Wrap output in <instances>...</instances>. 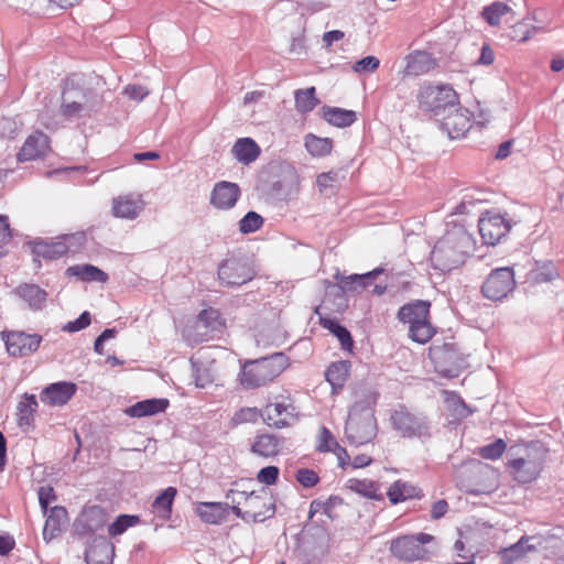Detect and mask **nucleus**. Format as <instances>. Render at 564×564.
I'll return each mask as SVG.
<instances>
[{
    "label": "nucleus",
    "instance_id": "obj_60",
    "mask_svg": "<svg viewBox=\"0 0 564 564\" xmlns=\"http://www.w3.org/2000/svg\"><path fill=\"white\" fill-rule=\"evenodd\" d=\"M115 329H105L95 340V351L99 355L104 354V341L115 336Z\"/></svg>",
    "mask_w": 564,
    "mask_h": 564
},
{
    "label": "nucleus",
    "instance_id": "obj_3",
    "mask_svg": "<svg viewBox=\"0 0 564 564\" xmlns=\"http://www.w3.org/2000/svg\"><path fill=\"white\" fill-rule=\"evenodd\" d=\"M290 366L283 352L246 361L240 373V383L246 389H257L272 382Z\"/></svg>",
    "mask_w": 564,
    "mask_h": 564
},
{
    "label": "nucleus",
    "instance_id": "obj_44",
    "mask_svg": "<svg viewBox=\"0 0 564 564\" xmlns=\"http://www.w3.org/2000/svg\"><path fill=\"white\" fill-rule=\"evenodd\" d=\"M510 10L511 8L507 3L496 1L485 7L481 14L490 25L496 26L500 24V19L510 12Z\"/></svg>",
    "mask_w": 564,
    "mask_h": 564
},
{
    "label": "nucleus",
    "instance_id": "obj_49",
    "mask_svg": "<svg viewBox=\"0 0 564 564\" xmlns=\"http://www.w3.org/2000/svg\"><path fill=\"white\" fill-rule=\"evenodd\" d=\"M338 501H340V499L335 496L329 497L325 501L318 499L313 500L310 505L308 517L312 519L314 514L318 512L325 513L326 516L330 517V512Z\"/></svg>",
    "mask_w": 564,
    "mask_h": 564
},
{
    "label": "nucleus",
    "instance_id": "obj_29",
    "mask_svg": "<svg viewBox=\"0 0 564 564\" xmlns=\"http://www.w3.org/2000/svg\"><path fill=\"white\" fill-rule=\"evenodd\" d=\"M170 402L167 399H148L126 409L124 413L130 417H143L164 412Z\"/></svg>",
    "mask_w": 564,
    "mask_h": 564
},
{
    "label": "nucleus",
    "instance_id": "obj_50",
    "mask_svg": "<svg viewBox=\"0 0 564 564\" xmlns=\"http://www.w3.org/2000/svg\"><path fill=\"white\" fill-rule=\"evenodd\" d=\"M295 478L305 488H312L319 481L318 474L310 468H300L295 474Z\"/></svg>",
    "mask_w": 564,
    "mask_h": 564
},
{
    "label": "nucleus",
    "instance_id": "obj_43",
    "mask_svg": "<svg viewBox=\"0 0 564 564\" xmlns=\"http://www.w3.org/2000/svg\"><path fill=\"white\" fill-rule=\"evenodd\" d=\"M294 98L295 107L300 112L312 111L319 102L315 96V87L299 89Z\"/></svg>",
    "mask_w": 564,
    "mask_h": 564
},
{
    "label": "nucleus",
    "instance_id": "obj_34",
    "mask_svg": "<svg viewBox=\"0 0 564 564\" xmlns=\"http://www.w3.org/2000/svg\"><path fill=\"white\" fill-rule=\"evenodd\" d=\"M177 495L175 487L164 489L152 502V512L161 520H169L172 516L174 499Z\"/></svg>",
    "mask_w": 564,
    "mask_h": 564
},
{
    "label": "nucleus",
    "instance_id": "obj_25",
    "mask_svg": "<svg viewBox=\"0 0 564 564\" xmlns=\"http://www.w3.org/2000/svg\"><path fill=\"white\" fill-rule=\"evenodd\" d=\"M115 546L106 539H96L86 550V564H113Z\"/></svg>",
    "mask_w": 564,
    "mask_h": 564
},
{
    "label": "nucleus",
    "instance_id": "obj_64",
    "mask_svg": "<svg viewBox=\"0 0 564 564\" xmlns=\"http://www.w3.org/2000/svg\"><path fill=\"white\" fill-rule=\"evenodd\" d=\"M336 176L337 175L334 172L322 173L317 176V185L319 186L321 189L326 188L336 181Z\"/></svg>",
    "mask_w": 564,
    "mask_h": 564
},
{
    "label": "nucleus",
    "instance_id": "obj_1",
    "mask_svg": "<svg viewBox=\"0 0 564 564\" xmlns=\"http://www.w3.org/2000/svg\"><path fill=\"white\" fill-rule=\"evenodd\" d=\"M547 449L538 442H519L507 452L505 469L512 481L529 485L536 481L546 464Z\"/></svg>",
    "mask_w": 564,
    "mask_h": 564
},
{
    "label": "nucleus",
    "instance_id": "obj_56",
    "mask_svg": "<svg viewBox=\"0 0 564 564\" xmlns=\"http://www.w3.org/2000/svg\"><path fill=\"white\" fill-rule=\"evenodd\" d=\"M528 542V538H521L516 544L505 550L506 556L510 560H516L522 556L525 553L524 543Z\"/></svg>",
    "mask_w": 564,
    "mask_h": 564
},
{
    "label": "nucleus",
    "instance_id": "obj_31",
    "mask_svg": "<svg viewBox=\"0 0 564 564\" xmlns=\"http://www.w3.org/2000/svg\"><path fill=\"white\" fill-rule=\"evenodd\" d=\"M387 497L391 505H398L409 499H420L422 490L408 481L398 479L388 488Z\"/></svg>",
    "mask_w": 564,
    "mask_h": 564
},
{
    "label": "nucleus",
    "instance_id": "obj_22",
    "mask_svg": "<svg viewBox=\"0 0 564 564\" xmlns=\"http://www.w3.org/2000/svg\"><path fill=\"white\" fill-rule=\"evenodd\" d=\"M241 192L236 183L221 181L215 184L212 195L210 204L217 209H230L240 198Z\"/></svg>",
    "mask_w": 564,
    "mask_h": 564
},
{
    "label": "nucleus",
    "instance_id": "obj_17",
    "mask_svg": "<svg viewBox=\"0 0 564 564\" xmlns=\"http://www.w3.org/2000/svg\"><path fill=\"white\" fill-rule=\"evenodd\" d=\"M455 238L447 236L436 242L432 252L431 260L434 265L443 271H449L459 262L460 252L455 248Z\"/></svg>",
    "mask_w": 564,
    "mask_h": 564
},
{
    "label": "nucleus",
    "instance_id": "obj_63",
    "mask_svg": "<svg viewBox=\"0 0 564 564\" xmlns=\"http://www.w3.org/2000/svg\"><path fill=\"white\" fill-rule=\"evenodd\" d=\"M15 546V541L9 535L0 534V555H8Z\"/></svg>",
    "mask_w": 564,
    "mask_h": 564
},
{
    "label": "nucleus",
    "instance_id": "obj_58",
    "mask_svg": "<svg viewBox=\"0 0 564 564\" xmlns=\"http://www.w3.org/2000/svg\"><path fill=\"white\" fill-rule=\"evenodd\" d=\"M448 511V503L446 500L441 499L435 501L431 507V518L433 520H438L443 518Z\"/></svg>",
    "mask_w": 564,
    "mask_h": 564
},
{
    "label": "nucleus",
    "instance_id": "obj_41",
    "mask_svg": "<svg viewBox=\"0 0 564 564\" xmlns=\"http://www.w3.org/2000/svg\"><path fill=\"white\" fill-rule=\"evenodd\" d=\"M67 273L86 281L106 282L108 280L106 272L91 264L70 267L67 269Z\"/></svg>",
    "mask_w": 564,
    "mask_h": 564
},
{
    "label": "nucleus",
    "instance_id": "obj_53",
    "mask_svg": "<svg viewBox=\"0 0 564 564\" xmlns=\"http://www.w3.org/2000/svg\"><path fill=\"white\" fill-rule=\"evenodd\" d=\"M90 322V314L88 312H83L77 319L68 322L66 325H64L63 330L67 333H76L88 327Z\"/></svg>",
    "mask_w": 564,
    "mask_h": 564
},
{
    "label": "nucleus",
    "instance_id": "obj_13",
    "mask_svg": "<svg viewBox=\"0 0 564 564\" xmlns=\"http://www.w3.org/2000/svg\"><path fill=\"white\" fill-rule=\"evenodd\" d=\"M516 286L514 273L510 268L494 270L485 280L481 292L491 301L505 299Z\"/></svg>",
    "mask_w": 564,
    "mask_h": 564
},
{
    "label": "nucleus",
    "instance_id": "obj_52",
    "mask_svg": "<svg viewBox=\"0 0 564 564\" xmlns=\"http://www.w3.org/2000/svg\"><path fill=\"white\" fill-rule=\"evenodd\" d=\"M380 65V61L378 57L376 56H366L359 61H357L354 65H352V70L356 72V73H373L378 69Z\"/></svg>",
    "mask_w": 564,
    "mask_h": 564
},
{
    "label": "nucleus",
    "instance_id": "obj_42",
    "mask_svg": "<svg viewBox=\"0 0 564 564\" xmlns=\"http://www.w3.org/2000/svg\"><path fill=\"white\" fill-rule=\"evenodd\" d=\"M262 417V411L257 406H243L238 409L230 419V426L237 427L242 424H254Z\"/></svg>",
    "mask_w": 564,
    "mask_h": 564
},
{
    "label": "nucleus",
    "instance_id": "obj_39",
    "mask_svg": "<svg viewBox=\"0 0 564 564\" xmlns=\"http://www.w3.org/2000/svg\"><path fill=\"white\" fill-rule=\"evenodd\" d=\"M197 321L212 332H220L226 327L221 313L214 307L200 311L197 315Z\"/></svg>",
    "mask_w": 564,
    "mask_h": 564
},
{
    "label": "nucleus",
    "instance_id": "obj_21",
    "mask_svg": "<svg viewBox=\"0 0 564 564\" xmlns=\"http://www.w3.org/2000/svg\"><path fill=\"white\" fill-rule=\"evenodd\" d=\"M144 208L140 194H123L112 199V215L117 218L134 219Z\"/></svg>",
    "mask_w": 564,
    "mask_h": 564
},
{
    "label": "nucleus",
    "instance_id": "obj_10",
    "mask_svg": "<svg viewBox=\"0 0 564 564\" xmlns=\"http://www.w3.org/2000/svg\"><path fill=\"white\" fill-rule=\"evenodd\" d=\"M391 423L393 429L403 437L424 438L431 435L430 426L425 417L416 416L404 406H400L393 411L391 414Z\"/></svg>",
    "mask_w": 564,
    "mask_h": 564
},
{
    "label": "nucleus",
    "instance_id": "obj_9",
    "mask_svg": "<svg viewBox=\"0 0 564 564\" xmlns=\"http://www.w3.org/2000/svg\"><path fill=\"white\" fill-rule=\"evenodd\" d=\"M256 275L253 268L243 259L229 258L218 267V280L227 288L241 286Z\"/></svg>",
    "mask_w": 564,
    "mask_h": 564
},
{
    "label": "nucleus",
    "instance_id": "obj_26",
    "mask_svg": "<svg viewBox=\"0 0 564 564\" xmlns=\"http://www.w3.org/2000/svg\"><path fill=\"white\" fill-rule=\"evenodd\" d=\"M67 521L68 513L65 507L55 506L51 508L44 523L43 539L46 542H51L53 539L57 538L62 533Z\"/></svg>",
    "mask_w": 564,
    "mask_h": 564
},
{
    "label": "nucleus",
    "instance_id": "obj_47",
    "mask_svg": "<svg viewBox=\"0 0 564 564\" xmlns=\"http://www.w3.org/2000/svg\"><path fill=\"white\" fill-rule=\"evenodd\" d=\"M264 219L256 212H248L239 221L240 232L247 235L259 230L263 226Z\"/></svg>",
    "mask_w": 564,
    "mask_h": 564
},
{
    "label": "nucleus",
    "instance_id": "obj_54",
    "mask_svg": "<svg viewBox=\"0 0 564 564\" xmlns=\"http://www.w3.org/2000/svg\"><path fill=\"white\" fill-rule=\"evenodd\" d=\"M12 237V229L8 216L0 214V248L8 246Z\"/></svg>",
    "mask_w": 564,
    "mask_h": 564
},
{
    "label": "nucleus",
    "instance_id": "obj_24",
    "mask_svg": "<svg viewBox=\"0 0 564 564\" xmlns=\"http://www.w3.org/2000/svg\"><path fill=\"white\" fill-rule=\"evenodd\" d=\"M39 403L34 394L24 393L17 406V423L20 429L29 432L34 429Z\"/></svg>",
    "mask_w": 564,
    "mask_h": 564
},
{
    "label": "nucleus",
    "instance_id": "obj_4",
    "mask_svg": "<svg viewBox=\"0 0 564 564\" xmlns=\"http://www.w3.org/2000/svg\"><path fill=\"white\" fill-rule=\"evenodd\" d=\"M430 308L429 301L416 300L402 305L398 311V319L409 325V337L415 343L426 344L436 333L431 323Z\"/></svg>",
    "mask_w": 564,
    "mask_h": 564
},
{
    "label": "nucleus",
    "instance_id": "obj_38",
    "mask_svg": "<svg viewBox=\"0 0 564 564\" xmlns=\"http://www.w3.org/2000/svg\"><path fill=\"white\" fill-rule=\"evenodd\" d=\"M321 325L325 329H328L332 334H334L338 338L343 349L351 351L354 341H352L350 333L348 332V329L346 327L338 324L335 319L327 318V317L321 318Z\"/></svg>",
    "mask_w": 564,
    "mask_h": 564
},
{
    "label": "nucleus",
    "instance_id": "obj_62",
    "mask_svg": "<svg viewBox=\"0 0 564 564\" xmlns=\"http://www.w3.org/2000/svg\"><path fill=\"white\" fill-rule=\"evenodd\" d=\"M83 109V105L76 101L66 102L64 101L62 104V112L65 116H76L78 115Z\"/></svg>",
    "mask_w": 564,
    "mask_h": 564
},
{
    "label": "nucleus",
    "instance_id": "obj_18",
    "mask_svg": "<svg viewBox=\"0 0 564 564\" xmlns=\"http://www.w3.org/2000/svg\"><path fill=\"white\" fill-rule=\"evenodd\" d=\"M438 62L432 53L414 51L406 55L402 77H420L437 68Z\"/></svg>",
    "mask_w": 564,
    "mask_h": 564
},
{
    "label": "nucleus",
    "instance_id": "obj_8",
    "mask_svg": "<svg viewBox=\"0 0 564 564\" xmlns=\"http://www.w3.org/2000/svg\"><path fill=\"white\" fill-rule=\"evenodd\" d=\"M296 417V408L290 394L278 395L262 410V419L268 426L283 429Z\"/></svg>",
    "mask_w": 564,
    "mask_h": 564
},
{
    "label": "nucleus",
    "instance_id": "obj_33",
    "mask_svg": "<svg viewBox=\"0 0 564 564\" xmlns=\"http://www.w3.org/2000/svg\"><path fill=\"white\" fill-rule=\"evenodd\" d=\"M196 513L205 523L219 524L227 517V503L199 502L196 507Z\"/></svg>",
    "mask_w": 564,
    "mask_h": 564
},
{
    "label": "nucleus",
    "instance_id": "obj_20",
    "mask_svg": "<svg viewBox=\"0 0 564 564\" xmlns=\"http://www.w3.org/2000/svg\"><path fill=\"white\" fill-rule=\"evenodd\" d=\"M77 386L73 382L59 381L45 387L41 394V401L50 406L65 405L76 393Z\"/></svg>",
    "mask_w": 564,
    "mask_h": 564
},
{
    "label": "nucleus",
    "instance_id": "obj_59",
    "mask_svg": "<svg viewBox=\"0 0 564 564\" xmlns=\"http://www.w3.org/2000/svg\"><path fill=\"white\" fill-rule=\"evenodd\" d=\"M123 93L130 99L139 100V101L142 100L148 95V90L144 87L138 86V85H128L124 88Z\"/></svg>",
    "mask_w": 564,
    "mask_h": 564
},
{
    "label": "nucleus",
    "instance_id": "obj_55",
    "mask_svg": "<svg viewBox=\"0 0 564 564\" xmlns=\"http://www.w3.org/2000/svg\"><path fill=\"white\" fill-rule=\"evenodd\" d=\"M56 500V495L54 492L53 487L51 486H42L39 489V502L41 508L43 509V512H47V508L50 502Z\"/></svg>",
    "mask_w": 564,
    "mask_h": 564
},
{
    "label": "nucleus",
    "instance_id": "obj_15",
    "mask_svg": "<svg viewBox=\"0 0 564 564\" xmlns=\"http://www.w3.org/2000/svg\"><path fill=\"white\" fill-rule=\"evenodd\" d=\"M479 234L486 245L495 246L510 230V224L505 216L486 212L478 221Z\"/></svg>",
    "mask_w": 564,
    "mask_h": 564
},
{
    "label": "nucleus",
    "instance_id": "obj_6",
    "mask_svg": "<svg viewBox=\"0 0 564 564\" xmlns=\"http://www.w3.org/2000/svg\"><path fill=\"white\" fill-rule=\"evenodd\" d=\"M432 541H434V536L424 532L404 534L391 540L389 551L394 557L403 562L426 561L430 558V552L424 545Z\"/></svg>",
    "mask_w": 564,
    "mask_h": 564
},
{
    "label": "nucleus",
    "instance_id": "obj_46",
    "mask_svg": "<svg viewBox=\"0 0 564 564\" xmlns=\"http://www.w3.org/2000/svg\"><path fill=\"white\" fill-rule=\"evenodd\" d=\"M139 522L140 519L138 516L121 514L111 524H109L108 532L111 536H117Z\"/></svg>",
    "mask_w": 564,
    "mask_h": 564
},
{
    "label": "nucleus",
    "instance_id": "obj_36",
    "mask_svg": "<svg viewBox=\"0 0 564 564\" xmlns=\"http://www.w3.org/2000/svg\"><path fill=\"white\" fill-rule=\"evenodd\" d=\"M348 489L351 491L372 500H382L383 496L380 494L379 484L371 479H349L347 482Z\"/></svg>",
    "mask_w": 564,
    "mask_h": 564
},
{
    "label": "nucleus",
    "instance_id": "obj_27",
    "mask_svg": "<svg viewBox=\"0 0 564 564\" xmlns=\"http://www.w3.org/2000/svg\"><path fill=\"white\" fill-rule=\"evenodd\" d=\"M351 364L347 360L332 362L325 372L326 381L332 387V393H338L350 377Z\"/></svg>",
    "mask_w": 564,
    "mask_h": 564
},
{
    "label": "nucleus",
    "instance_id": "obj_23",
    "mask_svg": "<svg viewBox=\"0 0 564 564\" xmlns=\"http://www.w3.org/2000/svg\"><path fill=\"white\" fill-rule=\"evenodd\" d=\"M50 149V140L43 132L36 131L31 134L24 142L18 153L19 161L36 160L44 155Z\"/></svg>",
    "mask_w": 564,
    "mask_h": 564
},
{
    "label": "nucleus",
    "instance_id": "obj_28",
    "mask_svg": "<svg viewBox=\"0 0 564 564\" xmlns=\"http://www.w3.org/2000/svg\"><path fill=\"white\" fill-rule=\"evenodd\" d=\"M13 293L26 302L32 310H42L47 300L46 291L33 283H22L13 290Z\"/></svg>",
    "mask_w": 564,
    "mask_h": 564
},
{
    "label": "nucleus",
    "instance_id": "obj_48",
    "mask_svg": "<svg viewBox=\"0 0 564 564\" xmlns=\"http://www.w3.org/2000/svg\"><path fill=\"white\" fill-rule=\"evenodd\" d=\"M338 445L339 443L336 441L332 432L327 427L322 426L317 437L316 449L319 453H328L333 452L335 446Z\"/></svg>",
    "mask_w": 564,
    "mask_h": 564
},
{
    "label": "nucleus",
    "instance_id": "obj_19",
    "mask_svg": "<svg viewBox=\"0 0 564 564\" xmlns=\"http://www.w3.org/2000/svg\"><path fill=\"white\" fill-rule=\"evenodd\" d=\"M283 446V438L270 433L260 432L254 435L250 442V453L264 458H273L281 453Z\"/></svg>",
    "mask_w": 564,
    "mask_h": 564
},
{
    "label": "nucleus",
    "instance_id": "obj_35",
    "mask_svg": "<svg viewBox=\"0 0 564 564\" xmlns=\"http://www.w3.org/2000/svg\"><path fill=\"white\" fill-rule=\"evenodd\" d=\"M322 112L328 123L338 128L349 127L357 120L356 112L352 110L324 106Z\"/></svg>",
    "mask_w": 564,
    "mask_h": 564
},
{
    "label": "nucleus",
    "instance_id": "obj_51",
    "mask_svg": "<svg viewBox=\"0 0 564 564\" xmlns=\"http://www.w3.org/2000/svg\"><path fill=\"white\" fill-rule=\"evenodd\" d=\"M280 475V469L276 466H267L261 468L257 474V480L260 484L272 486L276 484Z\"/></svg>",
    "mask_w": 564,
    "mask_h": 564
},
{
    "label": "nucleus",
    "instance_id": "obj_2",
    "mask_svg": "<svg viewBox=\"0 0 564 564\" xmlns=\"http://www.w3.org/2000/svg\"><path fill=\"white\" fill-rule=\"evenodd\" d=\"M226 498L232 512L246 521L261 522L274 514L272 498L264 489L248 490L236 485L228 490Z\"/></svg>",
    "mask_w": 564,
    "mask_h": 564
},
{
    "label": "nucleus",
    "instance_id": "obj_57",
    "mask_svg": "<svg viewBox=\"0 0 564 564\" xmlns=\"http://www.w3.org/2000/svg\"><path fill=\"white\" fill-rule=\"evenodd\" d=\"M332 453L337 458L338 467H340L341 469H347L350 466V456L345 447H343L341 445L335 446Z\"/></svg>",
    "mask_w": 564,
    "mask_h": 564
},
{
    "label": "nucleus",
    "instance_id": "obj_5",
    "mask_svg": "<svg viewBox=\"0 0 564 564\" xmlns=\"http://www.w3.org/2000/svg\"><path fill=\"white\" fill-rule=\"evenodd\" d=\"M375 412L369 405L356 402L349 410L345 425L347 440L357 446L371 442L377 435Z\"/></svg>",
    "mask_w": 564,
    "mask_h": 564
},
{
    "label": "nucleus",
    "instance_id": "obj_14",
    "mask_svg": "<svg viewBox=\"0 0 564 564\" xmlns=\"http://www.w3.org/2000/svg\"><path fill=\"white\" fill-rule=\"evenodd\" d=\"M74 239L75 237L73 235H64L51 240L35 239L30 241L28 246L32 253L37 258L52 261L57 260L72 251V241Z\"/></svg>",
    "mask_w": 564,
    "mask_h": 564
},
{
    "label": "nucleus",
    "instance_id": "obj_12",
    "mask_svg": "<svg viewBox=\"0 0 564 564\" xmlns=\"http://www.w3.org/2000/svg\"><path fill=\"white\" fill-rule=\"evenodd\" d=\"M436 370L445 377L455 378L465 368L464 356L452 344H444L431 350Z\"/></svg>",
    "mask_w": 564,
    "mask_h": 564
},
{
    "label": "nucleus",
    "instance_id": "obj_30",
    "mask_svg": "<svg viewBox=\"0 0 564 564\" xmlns=\"http://www.w3.org/2000/svg\"><path fill=\"white\" fill-rule=\"evenodd\" d=\"M443 128L451 139H459L471 128V121L463 110H455L444 118Z\"/></svg>",
    "mask_w": 564,
    "mask_h": 564
},
{
    "label": "nucleus",
    "instance_id": "obj_37",
    "mask_svg": "<svg viewBox=\"0 0 564 564\" xmlns=\"http://www.w3.org/2000/svg\"><path fill=\"white\" fill-rule=\"evenodd\" d=\"M383 272V269L377 268L365 274H352L345 278L341 283L348 292H361L372 284V280Z\"/></svg>",
    "mask_w": 564,
    "mask_h": 564
},
{
    "label": "nucleus",
    "instance_id": "obj_40",
    "mask_svg": "<svg viewBox=\"0 0 564 564\" xmlns=\"http://www.w3.org/2000/svg\"><path fill=\"white\" fill-rule=\"evenodd\" d=\"M305 148L313 156L322 158L330 154L333 150V141L328 138H319L314 134H308L305 138Z\"/></svg>",
    "mask_w": 564,
    "mask_h": 564
},
{
    "label": "nucleus",
    "instance_id": "obj_7",
    "mask_svg": "<svg viewBox=\"0 0 564 564\" xmlns=\"http://www.w3.org/2000/svg\"><path fill=\"white\" fill-rule=\"evenodd\" d=\"M458 102V95L448 84H426L417 94L419 108L426 112H438Z\"/></svg>",
    "mask_w": 564,
    "mask_h": 564
},
{
    "label": "nucleus",
    "instance_id": "obj_11",
    "mask_svg": "<svg viewBox=\"0 0 564 564\" xmlns=\"http://www.w3.org/2000/svg\"><path fill=\"white\" fill-rule=\"evenodd\" d=\"M1 338L4 343L7 352L13 358H24L34 354L42 343V336L22 330H3Z\"/></svg>",
    "mask_w": 564,
    "mask_h": 564
},
{
    "label": "nucleus",
    "instance_id": "obj_32",
    "mask_svg": "<svg viewBox=\"0 0 564 564\" xmlns=\"http://www.w3.org/2000/svg\"><path fill=\"white\" fill-rule=\"evenodd\" d=\"M231 153L238 162L249 165L260 156L261 149L253 139L240 138L235 142Z\"/></svg>",
    "mask_w": 564,
    "mask_h": 564
},
{
    "label": "nucleus",
    "instance_id": "obj_45",
    "mask_svg": "<svg viewBox=\"0 0 564 564\" xmlns=\"http://www.w3.org/2000/svg\"><path fill=\"white\" fill-rule=\"evenodd\" d=\"M508 448L507 443L502 438H498L494 443L480 447L478 454L485 459L497 460L508 452Z\"/></svg>",
    "mask_w": 564,
    "mask_h": 564
},
{
    "label": "nucleus",
    "instance_id": "obj_61",
    "mask_svg": "<svg viewBox=\"0 0 564 564\" xmlns=\"http://www.w3.org/2000/svg\"><path fill=\"white\" fill-rule=\"evenodd\" d=\"M345 36V33L339 30H333L325 32L323 35V42L325 46L328 48L333 45L334 42L343 40Z\"/></svg>",
    "mask_w": 564,
    "mask_h": 564
},
{
    "label": "nucleus",
    "instance_id": "obj_16",
    "mask_svg": "<svg viewBox=\"0 0 564 564\" xmlns=\"http://www.w3.org/2000/svg\"><path fill=\"white\" fill-rule=\"evenodd\" d=\"M108 520L106 510L99 506H86L74 521V531L80 536L93 535L104 529Z\"/></svg>",
    "mask_w": 564,
    "mask_h": 564
}]
</instances>
